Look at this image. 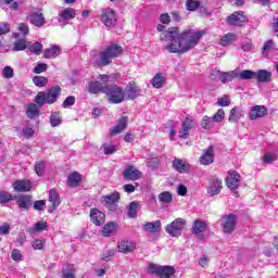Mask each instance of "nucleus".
Instances as JSON below:
<instances>
[{
	"instance_id": "obj_21",
	"label": "nucleus",
	"mask_w": 278,
	"mask_h": 278,
	"mask_svg": "<svg viewBox=\"0 0 278 278\" xmlns=\"http://www.w3.org/2000/svg\"><path fill=\"white\" fill-rule=\"evenodd\" d=\"M13 188L15 192H31L34 184L31 180L21 179L13 182Z\"/></svg>"
},
{
	"instance_id": "obj_13",
	"label": "nucleus",
	"mask_w": 278,
	"mask_h": 278,
	"mask_svg": "<svg viewBox=\"0 0 278 278\" xmlns=\"http://www.w3.org/2000/svg\"><path fill=\"white\" fill-rule=\"evenodd\" d=\"M123 177L125 181H138V179H142V172L136 168V166L130 165L124 169Z\"/></svg>"
},
{
	"instance_id": "obj_52",
	"label": "nucleus",
	"mask_w": 278,
	"mask_h": 278,
	"mask_svg": "<svg viewBox=\"0 0 278 278\" xmlns=\"http://www.w3.org/2000/svg\"><path fill=\"white\" fill-rule=\"evenodd\" d=\"M212 118L214 123H223V121H225V110H217V112L213 115Z\"/></svg>"
},
{
	"instance_id": "obj_49",
	"label": "nucleus",
	"mask_w": 278,
	"mask_h": 278,
	"mask_svg": "<svg viewBox=\"0 0 278 278\" xmlns=\"http://www.w3.org/2000/svg\"><path fill=\"white\" fill-rule=\"evenodd\" d=\"M45 247H47V240L42 239H35L33 241V249L35 251H42V249H45Z\"/></svg>"
},
{
	"instance_id": "obj_15",
	"label": "nucleus",
	"mask_w": 278,
	"mask_h": 278,
	"mask_svg": "<svg viewBox=\"0 0 278 278\" xmlns=\"http://www.w3.org/2000/svg\"><path fill=\"white\" fill-rule=\"evenodd\" d=\"M129 125V116H122L117 119V125L113 126L110 129V136H118V134H123L127 126Z\"/></svg>"
},
{
	"instance_id": "obj_10",
	"label": "nucleus",
	"mask_w": 278,
	"mask_h": 278,
	"mask_svg": "<svg viewBox=\"0 0 278 278\" xmlns=\"http://www.w3.org/2000/svg\"><path fill=\"white\" fill-rule=\"evenodd\" d=\"M223 190V180L216 176H212L208 179L207 193L210 197H218Z\"/></svg>"
},
{
	"instance_id": "obj_39",
	"label": "nucleus",
	"mask_w": 278,
	"mask_h": 278,
	"mask_svg": "<svg viewBox=\"0 0 278 278\" xmlns=\"http://www.w3.org/2000/svg\"><path fill=\"white\" fill-rule=\"evenodd\" d=\"M242 117V114L240 113V109L238 106H235L233 109L230 110V115H229V123H238L240 118Z\"/></svg>"
},
{
	"instance_id": "obj_42",
	"label": "nucleus",
	"mask_w": 278,
	"mask_h": 278,
	"mask_svg": "<svg viewBox=\"0 0 278 278\" xmlns=\"http://www.w3.org/2000/svg\"><path fill=\"white\" fill-rule=\"evenodd\" d=\"M33 83L35 84V86H37V88H45V86L49 84V78L45 76H35L33 78Z\"/></svg>"
},
{
	"instance_id": "obj_60",
	"label": "nucleus",
	"mask_w": 278,
	"mask_h": 278,
	"mask_svg": "<svg viewBox=\"0 0 278 278\" xmlns=\"http://www.w3.org/2000/svg\"><path fill=\"white\" fill-rule=\"evenodd\" d=\"M46 205H47V201L46 200L35 201L34 210H36L37 212H41V210H43Z\"/></svg>"
},
{
	"instance_id": "obj_48",
	"label": "nucleus",
	"mask_w": 278,
	"mask_h": 278,
	"mask_svg": "<svg viewBox=\"0 0 278 278\" xmlns=\"http://www.w3.org/2000/svg\"><path fill=\"white\" fill-rule=\"evenodd\" d=\"M216 105H218L219 108H229V105H231V99L229 98V96L220 97L217 99Z\"/></svg>"
},
{
	"instance_id": "obj_56",
	"label": "nucleus",
	"mask_w": 278,
	"mask_h": 278,
	"mask_svg": "<svg viewBox=\"0 0 278 278\" xmlns=\"http://www.w3.org/2000/svg\"><path fill=\"white\" fill-rule=\"evenodd\" d=\"M34 128L26 126L25 128H23L22 130V136L24 138H26V140H29V138H34Z\"/></svg>"
},
{
	"instance_id": "obj_22",
	"label": "nucleus",
	"mask_w": 278,
	"mask_h": 278,
	"mask_svg": "<svg viewBox=\"0 0 278 278\" xmlns=\"http://www.w3.org/2000/svg\"><path fill=\"white\" fill-rule=\"evenodd\" d=\"M90 220L97 227H101L105 223V213L99 211V208L93 207L90 210Z\"/></svg>"
},
{
	"instance_id": "obj_55",
	"label": "nucleus",
	"mask_w": 278,
	"mask_h": 278,
	"mask_svg": "<svg viewBox=\"0 0 278 278\" xmlns=\"http://www.w3.org/2000/svg\"><path fill=\"white\" fill-rule=\"evenodd\" d=\"M12 201V193L8 191L0 192V203H10Z\"/></svg>"
},
{
	"instance_id": "obj_5",
	"label": "nucleus",
	"mask_w": 278,
	"mask_h": 278,
	"mask_svg": "<svg viewBox=\"0 0 278 278\" xmlns=\"http://www.w3.org/2000/svg\"><path fill=\"white\" fill-rule=\"evenodd\" d=\"M109 103L118 104L125 101V89L117 85H105Z\"/></svg>"
},
{
	"instance_id": "obj_8",
	"label": "nucleus",
	"mask_w": 278,
	"mask_h": 278,
	"mask_svg": "<svg viewBox=\"0 0 278 278\" xmlns=\"http://www.w3.org/2000/svg\"><path fill=\"white\" fill-rule=\"evenodd\" d=\"M186 219L178 217L174 222H172L169 225L166 226V233L172 236L173 238H179L181 236V231L184 230V227H186Z\"/></svg>"
},
{
	"instance_id": "obj_30",
	"label": "nucleus",
	"mask_w": 278,
	"mask_h": 278,
	"mask_svg": "<svg viewBox=\"0 0 278 278\" xmlns=\"http://www.w3.org/2000/svg\"><path fill=\"white\" fill-rule=\"evenodd\" d=\"M143 230L148 231V233H160L162 231V222H148L143 225Z\"/></svg>"
},
{
	"instance_id": "obj_29",
	"label": "nucleus",
	"mask_w": 278,
	"mask_h": 278,
	"mask_svg": "<svg viewBox=\"0 0 278 278\" xmlns=\"http://www.w3.org/2000/svg\"><path fill=\"white\" fill-rule=\"evenodd\" d=\"M105 85L103 86L101 81H90L88 84V92H90V94H101V92L105 94Z\"/></svg>"
},
{
	"instance_id": "obj_28",
	"label": "nucleus",
	"mask_w": 278,
	"mask_h": 278,
	"mask_svg": "<svg viewBox=\"0 0 278 278\" xmlns=\"http://www.w3.org/2000/svg\"><path fill=\"white\" fill-rule=\"evenodd\" d=\"M26 116L30 118V121L40 116V106H38V103L30 102L26 104Z\"/></svg>"
},
{
	"instance_id": "obj_51",
	"label": "nucleus",
	"mask_w": 278,
	"mask_h": 278,
	"mask_svg": "<svg viewBox=\"0 0 278 278\" xmlns=\"http://www.w3.org/2000/svg\"><path fill=\"white\" fill-rule=\"evenodd\" d=\"M277 160V154L273 152H266L263 156V164H273Z\"/></svg>"
},
{
	"instance_id": "obj_50",
	"label": "nucleus",
	"mask_w": 278,
	"mask_h": 278,
	"mask_svg": "<svg viewBox=\"0 0 278 278\" xmlns=\"http://www.w3.org/2000/svg\"><path fill=\"white\" fill-rule=\"evenodd\" d=\"M274 49H275V41L270 39L265 41L263 46V55H268V53H270V51H273Z\"/></svg>"
},
{
	"instance_id": "obj_12",
	"label": "nucleus",
	"mask_w": 278,
	"mask_h": 278,
	"mask_svg": "<svg viewBox=\"0 0 278 278\" xmlns=\"http://www.w3.org/2000/svg\"><path fill=\"white\" fill-rule=\"evenodd\" d=\"M240 174L236 170H229L228 176L225 178L227 188L230 190H238L240 188Z\"/></svg>"
},
{
	"instance_id": "obj_24",
	"label": "nucleus",
	"mask_w": 278,
	"mask_h": 278,
	"mask_svg": "<svg viewBox=\"0 0 278 278\" xmlns=\"http://www.w3.org/2000/svg\"><path fill=\"white\" fill-rule=\"evenodd\" d=\"M226 23L228 25L242 26V23H244V12L235 11L232 14H230L226 17Z\"/></svg>"
},
{
	"instance_id": "obj_11",
	"label": "nucleus",
	"mask_w": 278,
	"mask_h": 278,
	"mask_svg": "<svg viewBox=\"0 0 278 278\" xmlns=\"http://www.w3.org/2000/svg\"><path fill=\"white\" fill-rule=\"evenodd\" d=\"M233 79H244V71L238 72V70H235L230 72L219 73V80L222 81V84L233 81Z\"/></svg>"
},
{
	"instance_id": "obj_36",
	"label": "nucleus",
	"mask_w": 278,
	"mask_h": 278,
	"mask_svg": "<svg viewBox=\"0 0 278 278\" xmlns=\"http://www.w3.org/2000/svg\"><path fill=\"white\" fill-rule=\"evenodd\" d=\"M270 77H273V73L266 70H260L258 72H256L257 81H262V83L270 81Z\"/></svg>"
},
{
	"instance_id": "obj_41",
	"label": "nucleus",
	"mask_w": 278,
	"mask_h": 278,
	"mask_svg": "<svg viewBox=\"0 0 278 278\" xmlns=\"http://www.w3.org/2000/svg\"><path fill=\"white\" fill-rule=\"evenodd\" d=\"M185 5L188 12H197V9L201 8V2L199 0H186Z\"/></svg>"
},
{
	"instance_id": "obj_7",
	"label": "nucleus",
	"mask_w": 278,
	"mask_h": 278,
	"mask_svg": "<svg viewBox=\"0 0 278 278\" xmlns=\"http://www.w3.org/2000/svg\"><path fill=\"white\" fill-rule=\"evenodd\" d=\"M116 11L112 8L102 9L100 13V23H103L105 27L112 28L117 23Z\"/></svg>"
},
{
	"instance_id": "obj_54",
	"label": "nucleus",
	"mask_w": 278,
	"mask_h": 278,
	"mask_svg": "<svg viewBox=\"0 0 278 278\" xmlns=\"http://www.w3.org/2000/svg\"><path fill=\"white\" fill-rule=\"evenodd\" d=\"M11 260L13 262H23V253L18 249H13L11 252Z\"/></svg>"
},
{
	"instance_id": "obj_1",
	"label": "nucleus",
	"mask_w": 278,
	"mask_h": 278,
	"mask_svg": "<svg viewBox=\"0 0 278 278\" xmlns=\"http://www.w3.org/2000/svg\"><path fill=\"white\" fill-rule=\"evenodd\" d=\"M156 30L161 33L160 40H169V45L165 46L166 51L169 53H178L179 55L188 53V51L194 49L201 38L205 36V30L187 29L179 33V27H169L166 30V26L159 24Z\"/></svg>"
},
{
	"instance_id": "obj_20",
	"label": "nucleus",
	"mask_w": 278,
	"mask_h": 278,
	"mask_svg": "<svg viewBox=\"0 0 278 278\" xmlns=\"http://www.w3.org/2000/svg\"><path fill=\"white\" fill-rule=\"evenodd\" d=\"M214 147L210 146L207 149L203 150V154L200 156L199 162L202 166H210L214 164Z\"/></svg>"
},
{
	"instance_id": "obj_31",
	"label": "nucleus",
	"mask_w": 278,
	"mask_h": 278,
	"mask_svg": "<svg viewBox=\"0 0 278 278\" xmlns=\"http://www.w3.org/2000/svg\"><path fill=\"white\" fill-rule=\"evenodd\" d=\"M117 249L119 253H124L127 255V253H131L134 249H136V243L127 240H122L117 243Z\"/></svg>"
},
{
	"instance_id": "obj_44",
	"label": "nucleus",
	"mask_w": 278,
	"mask_h": 278,
	"mask_svg": "<svg viewBox=\"0 0 278 278\" xmlns=\"http://www.w3.org/2000/svg\"><path fill=\"white\" fill-rule=\"evenodd\" d=\"M173 167L177 173H186V163L181 159L173 161Z\"/></svg>"
},
{
	"instance_id": "obj_38",
	"label": "nucleus",
	"mask_w": 278,
	"mask_h": 278,
	"mask_svg": "<svg viewBox=\"0 0 278 278\" xmlns=\"http://www.w3.org/2000/svg\"><path fill=\"white\" fill-rule=\"evenodd\" d=\"M50 124H51V127H58L59 125H62V113L53 112L50 115Z\"/></svg>"
},
{
	"instance_id": "obj_62",
	"label": "nucleus",
	"mask_w": 278,
	"mask_h": 278,
	"mask_svg": "<svg viewBox=\"0 0 278 278\" xmlns=\"http://www.w3.org/2000/svg\"><path fill=\"white\" fill-rule=\"evenodd\" d=\"M10 34V24L5 22H0V36Z\"/></svg>"
},
{
	"instance_id": "obj_27",
	"label": "nucleus",
	"mask_w": 278,
	"mask_h": 278,
	"mask_svg": "<svg viewBox=\"0 0 278 278\" xmlns=\"http://www.w3.org/2000/svg\"><path fill=\"white\" fill-rule=\"evenodd\" d=\"M116 229H118V224L116 222H109L102 227L101 233L103 238H110V236L116 233Z\"/></svg>"
},
{
	"instance_id": "obj_6",
	"label": "nucleus",
	"mask_w": 278,
	"mask_h": 278,
	"mask_svg": "<svg viewBox=\"0 0 278 278\" xmlns=\"http://www.w3.org/2000/svg\"><path fill=\"white\" fill-rule=\"evenodd\" d=\"M101 202L109 212H117L121 203V192L114 191L111 194L102 195Z\"/></svg>"
},
{
	"instance_id": "obj_43",
	"label": "nucleus",
	"mask_w": 278,
	"mask_h": 278,
	"mask_svg": "<svg viewBox=\"0 0 278 278\" xmlns=\"http://www.w3.org/2000/svg\"><path fill=\"white\" fill-rule=\"evenodd\" d=\"M160 203H172L173 202V194L169 191H163L159 194Z\"/></svg>"
},
{
	"instance_id": "obj_61",
	"label": "nucleus",
	"mask_w": 278,
	"mask_h": 278,
	"mask_svg": "<svg viewBox=\"0 0 278 278\" xmlns=\"http://www.w3.org/2000/svg\"><path fill=\"white\" fill-rule=\"evenodd\" d=\"M159 21L163 25H170V15L168 13H162L159 17Z\"/></svg>"
},
{
	"instance_id": "obj_23",
	"label": "nucleus",
	"mask_w": 278,
	"mask_h": 278,
	"mask_svg": "<svg viewBox=\"0 0 278 278\" xmlns=\"http://www.w3.org/2000/svg\"><path fill=\"white\" fill-rule=\"evenodd\" d=\"M27 21H30L31 25H34L35 27H45L47 23L45 14L40 12H31L29 16H27Z\"/></svg>"
},
{
	"instance_id": "obj_47",
	"label": "nucleus",
	"mask_w": 278,
	"mask_h": 278,
	"mask_svg": "<svg viewBox=\"0 0 278 278\" xmlns=\"http://www.w3.org/2000/svg\"><path fill=\"white\" fill-rule=\"evenodd\" d=\"M103 151H104V155H114V153H116L118 149L116 148V146L106 142L103 144Z\"/></svg>"
},
{
	"instance_id": "obj_46",
	"label": "nucleus",
	"mask_w": 278,
	"mask_h": 278,
	"mask_svg": "<svg viewBox=\"0 0 278 278\" xmlns=\"http://www.w3.org/2000/svg\"><path fill=\"white\" fill-rule=\"evenodd\" d=\"M212 123H214L213 117L204 115L202 117V122H201L200 126L202 129H212Z\"/></svg>"
},
{
	"instance_id": "obj_16",
	"label": "nucleus",
	"mask_w": 278,
	"mask_h": 278,
	"mask_svg": "<svg viewBox=\"0 0 278 278\" xmlns=\"http://www.w3.org/2000/svg\"><path fill=\"white\" fill-rule=\"evenodd\" d=\"M140 92H142V90L138 87V83L135 80L128 83L125 87L126 97L131 101L138 99V97H140Z\"/></svg>"
},
{
	"instance_id": "obj_33",
	"label": "nucleus",
	"mask_w": 278,
	"mask_h": 278,
	"mask_svg": "<svg viewBox=\"0 0 278 278\" xmlns=\"http://www.w3.org/2000/svg\"><path fill=\"white\" fill-rule=\"evenodd\" d=\"M61 53L62 48H60V46H51L43 51V58H46L47 60H52L54 58H58V55H61Z\"/></svg>"
},
{
	"instance_id": "obj_45",
	"label": "nucleus",
	"mask_w": 278,
	"mask_h": 278,
	"mask_svg": "<svg viewBox=\"0 0 278 278\" xmlns=\"http://www.w3.org/2000/svg\"><path fill=\"white\" fill-rule=\"evenodd\" d=\"M47 167V164H45V161H38L35 163V173L38 175V177H42L45 175V168Z\"/></svg>"
},
{
	"instance_id": "obj_18",
	"label": "nucleus",
	"mask_w": 278,
	"mask_h": 278,
	"mask_svg": "<svg viewBox=\"0 0 278 278\" xmlns=\"http://www.w3.org/2000/svg\"><path fill=\"white\" fill-rule=\"evenodd\" d=\"M48 201H49L48 212L49 214H53V212H55L58 207H60V194L58 193V191H55V189L49 190Z\"/></svg>"
},
{
	"instance_id": "obj_25",
	"label": "nucleus",
	"mask_w": 278,
	"mask_h": 278,
	"mask_svg": "<svg viewBox=\"0 0 278 278\" xmlns=\"http://www.w3.org/2000/svg\"><path fill=\"white\" fill-rule=\"evenodd\" d=\"M268 114V109L264 105H255L250 111L251 121H257V118H264Z\"/></svg>"
},
{
	"instance_id": "obj_14",
	"label": "nucleus",
	"mask_w": 278,
	"mask_h": 278,
	"mask_svg": "<svg viewBox=\"0 0 278 278\" xmlns=\"http://www.w3.org/2000/svg\"><path fill=\"white\" fill-rule=\"evenodd\" d=\"M194 127V117H186L181 123V130L178 132V137L186 140L190 136V130Z\"/></svg>"
},
{
	"instance_id": "obj_63",
	"label": "nucleus",
	"mask_w": 278,
	"mask_h": 278,
	"mask_svg": "<svg viewBox=\"0 0 278 278\" xmlns=\"http://www.w3.org/2000/svg\"><path fill=\"white\" fill-rule=\"evenodd\" d=\"M3 77L12 79V77H14V70L11 66H5L3 70Z\"/></svg>"
},
{
	"instance_id": "obj_58",
	"label": "nucleus",
	"mask_w": 278,
	"mask_h": 278,
	"mask_svg": "<svg viewBox=\"0 0 278 278\" xmlns=\"http://www.w3.org/2000/svg\"><path fill=\"white\" fill-rule=\"evenodd\" d=\"M48 227L47 222H37L33 227V231H47Z\"/></svg>"
},
{
	"instance_id": "obj_19",
	"label": "nucleus",
	"mask_w": 278,
	"mask_h": 278,
	"mask_svg": "<svg viewBox=\"0 0 278 278\" xmlns=\"http://www.w3.org/2000/svg\"><path fill=\"white\" fill-rule=\"evenodd\" d=\"M205 229H207V224L201 219H195L192 224L191 231L199 240H205V236L202 235Z\"/></svg>"
},
{
	"instance_id": "obj_32",
	"label": "nucleus",
	"mask_w": 278,
	"mask_h": 278,
	"mask_svg": "<svg viewBox=\"0 0 278 278\" xmlns=\"http://www.w3.org/2000/svg\"><path fill=\"white\" fill-rule=\"evenodd\" d=\"M67 185L70 188H79L81 186V174L73 172L67 176Z\"/></svg>"
},
{
	"instance_id": "obj_35",
	"label": "nucleus",
	"mask_w": 278,
	"mask_h": 278,
	"mask_svg": "<svg viewBox=\"0 0 278 278\" xmlns=\"http://www.w3.org/2000/svg\"><path fill=\"white\" fill-rule=\"evenodd\" d=\"M151 84L153 88H156V89L164 88V84H166V78L164 77V75H162V73H157L152 78Z\"/></svg>"
},
{
	"instance_id": "obj_59",
	"label": "nucleus",
	"mask_w": 278,
	"mask_h": 278,
	"mask_svg": "<svg viewBox=\"0 0 278 278\" xmlns=\"http://www.w3.org/2000/svg\"><path fill=\"white\" fill-rule=\"evenodd\" d=\"M17 30L21 31V34H23V36H29V26L25 23H20Z\"/></svg>"
},
{
	"instance_id": "obj_3",
	"label": "nucleus",
	"mask_w": 278,
	"mask_h": 278,
	"mask_svg": "<svg viewBox=\"0 0 278 278\" xmlns=\"http://www.w3.org/2000/svg\"><path fill=\"white\" fill-rule=\"evenodd\" d=\"M60 94H62V87L60 85L53 86L47 91H39L35 97V103H37L38 108H43L45 103L53 105V103H58Z\"/></svg>"
},
{
	"instance_id": "obj_2",
	"label": "nucleus",
	"mask_w": 278,
	"mask_h": 278,
	"mask_svg": "<svg viewBox=\"0 0 278 278\" xmlns=\"http://www.w3.org/2000/svg\"><path fill=\"white\" fill-rule=\"evenodd\" d=\"M123 55V46L118 43H110L99 53V58L96 60L94 64L98 68L101 66H110L114 58H121Z\"/></svg>"
},
{
	"instance_id": "obj_53",
	"label": "nucleus",
	"mask_w": 278,
	"mask_h": 278,
	"mask_svg": "<svg viewBox=\"0 0 278 278\" xmlns=\"http://www.w3.org/2000/svg\"><path fill=\"white\" fill-rule=\"evenodd\" d=\"M28 50L30 51V53H36V55H40V53H42V43L40 42H35L33 43Z\"/></svg>"
},
{
	"instance_id": "obj_57",
	"label": "nucleus",
	"mask_w": 278,
	"mask_h": 278,
	"mask_svg": "<svg viewBox=\"0 0 278 278\" xmlns=\"http://www.w3.org/2000/svg\"><path fill=\"white\" fill-rule=\"evenodd\" d=\"M47 68H49V65H47L46 63H39L37 64V66L33 70V72L36 75H40V73H47Z\"/></svg>"
},
{
	"instance_id": "obj_37",
	"label": "nucleus",
	"mask_w": 278,
	"mask_h": 278,
	"mask_svg": "<svg viewBox=\"0 0 278 278\" xmlns=\"http://www.w3.org/2000/svg\"><path fill=\"white\" fill-rule=\"evenodd\" d=\"M29 45V41L26 39H18L13 43V51H25Z\"/></svg>"
},
{
	"instance_id": "obj_9",
	"label": "nucleus",
	"mask_w": 278,
	"mask_h": 278,
	"mask_svg": "<svg viewBox=\"0 0 278 278\" xmlns=\"http://www.w3.org/2000/svg\"><path fill=\"white\" fill-rule=\"evenodd\" d=\"M238 223V217L233 213L222 216V227L224 233H233L236 230V225Z\"/></svg>"
},
{
	"instance_id": "obj_64",
	"label": "nucleus",
	"mask_w": 278,
	"mask_h": 278,
	"mask_svg": "<svg viewBox=\"0 0 278 278\" xmlns=\"http://www.w3.org/2000/svg\"><path fill=\"white\" fill-rule=\"evenodd\" d=\"M75 105V96H70L63 101V108H71Z\"/></svg>"
},
{
	"instance_id": "obj_34",
	"label": "nucleus",
	"mask_w": 278,
	"mask_h": 278,
	"mask_svg": "<svg viewBox=\"0 0 278 278\" xmlns=\"http://www.w3.org/2000/svg\"><path fill=\"white\" fill-rule=\"evenodd\" d=\"M236 40H238V37L236 36V34L228 33L220 38L219 45L220 47H229V45H233Z\"/></svg>"
},
{
	"instance_id": "obj_26",
	"label": "nucleus",
	"mask_w": 278,
	"mask_h": 278,
	"mask_svg": "<svg viewBox=\"0 0 278 278\" xmlns=\"http://www.w3.org/2000/svg\"><path fill=\"white\" fill-rule=\"evenodd\" d=\"M75 16H77L75 9L65 8L59 14L58 21H59V23H64V21H73V18H75Z\"/></svg>"
},
{
	"instance_id": "obj_4",
	"label": "nucleus",
	"mask_w": 278,
	"mask_h": 278,
	"mask_svg": "<svg viewBox=\"0 0 278 278\" xmlns=\"http://www.w3.org/2000/svg\"><path fill=\"white\" fill-rule=\"evenodd\" d=\"M147 271L149 273V275H155V277H159V278L175 277V273H177L175 267L170 265L162 266L155 263H150L148 265Z\"/></svg>"
},
{
	"instance_id": "obj_40",
	"label": "nucleus",
	"mask_w": 278,
	"mask_h": 278,
	"mask_svg": "<svg viewBox=\"0 0 278 278\" xmlns=\"http://www.w3.org/2000/svg\"><path fill=\"white\" fill-rule=\"evenodd\" d=\"M138 202L137 201H134V202H130L129 206H128V213H127V216L128 218H137L138 216Z\"/></svg>"
},
{
	"instance_id": "obj_17",
	"label": "nucleus",
	"mask_w": 278,
	"mask_h": 278,
	"mask_svg": "<svg viewBox=\"0 0 278 278\" xmlns=\"http://www.w3.org/2000/svg\"><path fill=\"white\" fill-rule=\"evenodd\" d=\"M14 201H16L22 212H28L29 206L33 204V197L30 194H21L16 195Z\"/></svg>"
}]
</instances>
